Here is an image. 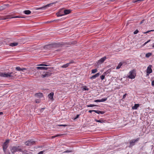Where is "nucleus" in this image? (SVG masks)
Instances as JSON below:
<instances>
[{
  "label": "nucleus",
  "mask_w": 154,
  "mask_h": 154,
  "mask_svg": "<svg viewBox=\"0 0 154 154\" xmlns=\"http://www.w3.org/2000/svg\"><path fill=\"white\" fill-rule=\"evenodd\" d=\"M100 75V72L97 73V74H95V75L91 77L90 79H94L97 77H98Z\"/></svg>",
  "instance_id": "ddd939ff"
},
{
  "label": "nucleus",
  "mask_w": 154,
  "mask_h": 154,
  "mask_svg": "<svg viewBox=\"0 0 154 154\" xmlns=\"http://www.w3.org/2000/svg\"><path fill=\"white\" fill-rule=\"evenodd\" d=\"M54 95V93L53 92H51L48 95V97L49 98L52 100H54L53 96Z\"/></svg>",
  "instance_id": "2eb2a0df"
},
{
  "label": "nucleus",
  "mask_w": 154,
  "mask_h": 154,
  "mask_svg": "<svg viewBox=\"0 0 154 154\" xmlns=\"http://www.w3.org/2000/svg\"><path fill=\"white\" fill-rule=\"evenodd\" d=\"M15 75V73H14L13 72H8L7 73L6 72H0V76L5 78L12 79L13 77Z\"/></svg>",
  "instance_id": "f257e3e1"
},
{
  "label": "nucleus",
  "mask_w": 154,
  "mask_h": 154,
  "mask_svg": "<svg viewBox=\"0 0 154 154\" xmlns=\"http://www.w3.org/2000/svg\"><path fill=\"white\" fill-rule=\"evenodd\" d=\"M25 144L27 146H30L35 144V142L33 140H29L27 141Z\"/></svg>",
  "instance_id": "39448f33"
},
{
  "label": "nucleus",
  "mask_w": 154,
  "mask_h": 154,
  "mask_svg": "<svg viewBox=\"0 0 154 154\" xmlns=\"http://www.w3.org/2000/svg\"><path fill=\"white\" fill-rule=\"evenodd\" d=\"M60 51V49H58V50H56L55 51Z\"/></svg>",
  "instance_id": "603ef678"
},
{
  "label": "nucleus",
  "mask_w": 154,
  "mask_h": 154,
  "mask_svg": "<svg viewBox=\"0 0 154 154\" xmlns=\"http://www.w3.org/2000/svg\"><path fill=\"white\" fill-rule=\"evenodd\" d=\"M8 5H4L2 6H0V11L6 9Z\"/></svg>",
  "instance_id": "f3484780"
},
{
  "label": "nucleus",
  "mask_w": 154,
  "mask_h": 154,
  "mask_svg": "<svg viewBox=\"0 0 154 154\" xmlns=\"http://www.w3.org/2000/svg\"><path fill=\"white\" fill-rule=\"evenodd\" d=\"M74 63V61H71L68 63H67L66 64L63 65L61 66V67L63 68H66L70 64L73 63Z\"/></svg>",
  "instance_id": "f8f14e48"
},
{
  "label": "nucleus",
  "mask_w": 154,
  "mask_h": 154,
  "mask_svg": "<svg viewBox=\"0 0 154 154\" xmlns=\"http://www.w3.org/2000/svg\"><path fill=\"white\" fill-rule=\"evenodd\" d=\"M18 45L17 42H13L10 43L9 44V45L11 47H14L17 46Z\"/></svg>",
  "instance_id": "aec40b11"
},
{
  "label": "nucleus",
  "mask_w": 154,
  "mask_h": 154,
  "mask_svg": "<svg viewBox=\"0 0 154 154\" xmlns=\"http://www.w3.org/2000/svg\"><path fill=\"white\" fill-rule=\"evenodd\" d=\"M145 21V20H142L140 22V24H141L143 23Z\"/></svg>",
  "instance_id": "37998d69"
},
{
  "label": "nucleus",
  "mask_w": 154,
  "mask_h": 154,
  "mask_svg": "<svg viewBox=\"0 0 154 154\" xmlns=\"http://www.w3.org/2000/svg\"><path fill=\"white\" fill-rule=\"evenodd\" d=\"M152 66L149 65L147 68L146 73L147 74H149L152 72V70L151 69Z\"/></svg>",
  "instance_id": "9d476101"
},
{
  "label": "nucleus",
  "mask_w": 154,
  "mask_h": 154,
  "mask_svg": "<svg viewBox=\"0 0 154 154\" xmlns=\"http://www.w3.org/2000/svg\"><path fill=\"white\" fill-rule=\"evenodd\" d=\"M152 47L154 48V43L153 44Z\"/></svg>",
  "instance_id": "6e6d98bb"
},
{
  "label": "nucleus",
  "mask_w": 154,
  "mask_h": 154,
  "mask_svg": "<svg viewBox=\"0 0 154 154\" xmlns=\"http://www.w3.org/2000/svg\"><path fill=\"white\" fill-rule=\"evenodd\" d=\"M21 149L20 146H13L10 148L11 151L13 154H14L16 152L20 151Z\"/></svg>",
  "instance_id": "f03ea898"
},
{
  "label": "nucleus",
  "mask_w": 154,
  "mask_h": 154,
  "mask_svg": "<svg viewBox=\"0 0 154 154\" xmlns=\"http://www.w3.org/2000/svg\"><path fill=\"white\" fill-rule=\"evenodd\" d=\"M71 10L69 9H66L64 11L63 15L68 14L71 13Z\"/></svg>",
  "instance_id": "dca6fc26"
},
{
  "label": "nucleus",
  "mask_w": 154,
  "mask_h": 154,
  "mask_svg": "<svg viewBox=\"0 0 154 154\" xmlns=\"http://www.w3.org/2000/svg\"><path fill=\"white\" fill-rule=\"evenodd\" d=\"M95 121L97 122H100V123H103L104 122V121H103L102 120H101V119L98 120L97 119H95Z\"/></svg>",
  "instance_id": "5701e85b"
},
{
  "label": "nucleus",
  "mask_w": 154,
  "mask_h": 154,
  "mask_svg": "<svg viewBox=\"0 0 154 154\" xmlns=\"http://www.w3.org/2000/svg\"><path fill=\"white\" fill-rule=\"evenodd\" d=\"M3 113L2 112H0V115L3 114Z\"/></svg>",
  "instance_id": "864d4df0"
},
{
  "label": "nucleus",
  "mask_w": 154,
  "mask_h": 154,
  "mask_svg": "<svg viewBox=\"0 0 154 154\" xmlns=\"http://www.w3.org/2000/svg\"><path fill=\"white\" fill-rule=\"evenodd\" d=\"M140 105L138 104H135L134 106L132 107V109H137V108L139 107Z\"/></svg>",
  "instance_id": "6ab92c4d"
},
{
  "label": "nucleus",
  "mask_w": 154,
  "mask_h": 154,
  "mask_svg": "<svg viewBox=\"0 0 154 154\" xmlns=\"http://www.w3.org/2000/svg\"><path fill=\"white\" fill-rule=\"evenodd\" d=\"M26 68H21V71H23L24 70H26Z\"/></svg>",
  "instance_id": "49530a36"
},
{
  "label": "nucleus",
  "mask_w": 154,
  "mask_h": 154,
  "mask_svg": "<svg viewBox=\"0 0 154 154\" xmlns=\"http://www.w3.org/2000/svg\"><path fill=\"white\" fill-rule=\"evenodd\" d=\"M138 32V30L137 29L134 32V34H137Z\"/></svg>",
  "instance_id": "e433bc0d"
},
{
  "label": "nucleus",
  "mask_w": 154,
  "mask_h": 154,
  "mask_svg": "<svg viewBox=\"0 0 154 154\" xmlns=\"http://www.w3.org/2000/svg\"><path fill=\"white\" fill-rule=\"evenodd\" d=\"M23 13L26 14H31V11L29 10H25L23 11Z\"/></svg>",
  "instance_id": "4be33fe9"
},
{
  "label": "nucleus",
  "mask_w": 154,
  "mask_h": 154,
  "mask_svg": "<svg viewBox=\"0 0 154 154\" xmlns=\"http://www.w3.org/2000/svg\"><path fill=\"white\" fill-rule=\"evenodd\" d=\"M152 86L154 85V80L152 81Z\"/></svg>",
  "instance_id": "de8ad7c7"
},
{
  "label": "nucleus",
  "mask_w": 154,
  "mask_h": 154,
  "mask_svg": "<svg viewBox=\"0 0 154 154\" xmlns=\"http://www.w3.org/2000/svg\"><path fill=\"white\" fill-rule=\"evenodd\" d=\"M97 71V69H93L91 70V73L94 74Z\"/></svg>",
  "instance_id": "a878e982"
},
{
  "label": "nucleus",
  "mask_w": 154,
  "mask_h": 154,
  "mask_svg": "<svg viewBox=\"0 0 154 154\" xmlns=\"http://www.w3.org/2000/svg\"><path fill=\"white\" fill-rule=\"evenodd\" d=\"M152 55V54L150 53H149L146 54V57H149Z\"/></svg>",
  "instance_id": "bb28decb"
},
{
  "label": "nucleus",
  "mask_w": 154,
  "mask_h": 154,
  "mask_svg": "<svg viewBox=\"0 0 154 154\" xmlns=\"http://www.w3.org/2000/svg\"><path fill=\"white\" fill-rule=\"evenodd\" d=\"M45 109V108H42V109Z\"/></svg>",
  "instance_id": "4d7b16f0"
},
{
  "label": "nucleus",
  "mask_w": 154,
  "mask_h": 154,
  "mask_svg": "<svg viewBox=\"0 0 154 154\" xmlns=\"http://www.w3.org/2000/svg\"><path fill=\"white\" fill-rule=\"evenodd\" d=\"M139 140V138H137V139H136V140H131V141L130 142V146H133V145H134V143L135 142H137Z\"/></svg>",
  "instance_id": "1a4fd4ad"
},
{
  "label": "nucleus",
  "mask_w": 154,
  "mask_h": 154,
  "mask_svg": "<svg viewBox=\"0 0 154 154\" xmlns=\"http://www.w3.org/2000/svg\"><path fill=\"white\" fill-rule=\"evenodd\" d=\"M7 148H3V151L4 152L6 151L7 150Z\"/></svg>",
  "instance_id": "79ce46f5"
},
{
  "label": "nucleus",
  "mask_w": 154,
  "mask_h": 154,
  "mask_svg": "<svg viewBox=\"0 0 154 154\" xmlns=\"http://www.w3.org/2000/svg\"><path fill=\"white\" fill-rule=\"evenodd\" d=\"M51 73L50 70H48L47 72H45V73L44 75H42V77L43 78H47L51 75Z\"/></svg>",
  "instance_id": "423d86ee"
},
{
  "label": "nucleus",
  "mask_w": 154,
  "mask_h": 154,
  "mask_svg": "<svg viewBox=\"0 0 154 154\" xmlns=\"http://www.w3.org/2000/svg\"><path fill=\"white\" fill-rule=\"evenodd\" d=\"M94 112H95V113H97L98 114H103L105 112L103 111H101L99 110H94Z\"/></svg>",
  "instance_id": "412c9836"
},
{
  "label": "nucleus",
  "mask_w": 154,
  "mask_h": 154,
  "mask_svg": "<svg viewBox=\"0 0 154 154\" xmlns=\"http://www.w3.org/2000/svg\"><path fill=\"white\" fill-rule=\"evenodd\" d=\"M106 59V56L101 58L97 62V65H99L100 64L103 63Z\"/></svg>",
  "instance_id": "0eeeda50"
},
{
  "label": "nucleus",
  "mask_w": 154,
  "mask_h": 154,
  "mask_svg": "<svg viewBox=\"0 0 154 154\" xmlns=\"http://www.w3.org/2000/svg\"><path fill=\"white\" fill-rule=\"evenodd\" d=\"M58 126L66 127V126H67V125H58Z\"/></svg>",
  "instance_id": "4c0bfd02"
},
{
  "label": "nucleus",
  "mask_w": 154,
  "mask_h": 154,
  "mask_svg": "<svg viewBox=\"0 0 154 154\" xmlns=\"http://www.w3.org/2000/svg\"><path fill=\"white\" fill-rule=\"evenodd\" d=\"M24 18L23 17H20V16H15L14 17H12L11 15H8L5 17L3 19V20H6L8 19L9 18Z\"/></svg>",
  "instance_id": "6e6552de"
},
{
  "label": "nucleus",
  "mask_w": 154,
  "mask_h": 154,
  "mask_svg": "<svg viewBox=\"0 0 154 154\" xmlns=\"http://www.w3.org/2000/svg\"><path fill=\"white\" fill-rule=\"evenodd\" d=\"M43 96V94L40 92L36 93L35 94V96L36 97L39 98H41Z\"/></svg>",
  "instance_id": "4468645a"
},
{
  "label": "nucleus",
  "mask_w": 154,
  "mask_h": 154,
  "mask_svg": "<svg viewBox=\"0 0 154 154\" xmlns=\"http://www.w3.org/2000/svg\"><path fill=\"white\" fill-rule=\"evenodd\" d=\"M105 75H103L100 76V78L102 80H103L105 78Z\"/></svg>",
  "instance_id": "7c9ffc66"
},
{
  "label": "nucleus",
  "mask_w": 154,
  "mask_h": 154,
  "mask_svg": "<svg viewBox=\"0 0 154 154\" xmlns=\"http://www.w3.org/2000/svg\"><path fill=\"white\" fill-rule=\"evenodd\" d=\"M135 76L136 73H135V70H133L129 72L128 77L131 79H134L135 78Z\"/></svg>",
  "instance_id": "7ed1b4c3"
},
{
  "label": "nucleus",
  "mask_w": 154,
  "mask_h": 154,
  "mask_svg": "<svg viewBox=\"0 0 154 154\" xmlns=\"http://www.w3.org/2000/svg\"><path fill=\"white\" fill-rule=\"evenodd\" d=\"M96 106L94 104H90L87 105L88 107H92Z\"/></svg>",
  "instance_id": "2f4dec72"
},
{
  "label": "nucleus",
  "mask_w": 154,
  "mask_h": 154,
  "mask_svg": "<svg viewBox=\"0 0 154 154\" xmlns=\"http://www.w3.org/2000/svg\"><path fill=\"white\" fill-rule=\"evenodd\" d=\"M79 115H76V116L75 118V119H76L78 118L79 117Z\"/></svg>",
  "instance_id": "09e8293b"
},
{
  "label": "nucleus",
  "mask_w": 154,
  "mask_h": 154,
  "mask_svg": "<svg viewBox=\"0 0 154 154\" xmlns=\"http://www.w3.org/2000/svg\"><path fill=\"white\" fill-rule=\"evenodd\" d=\"M107 100V98H102L100 100L101 102H104L106 101Z\"/></svg>",
  "instance_id": "c756f323"
},
{
  "label": "nucleus",
  "mask_w": 154,
  "mask_h": 154,
  "mask_svg": "<svg viewBox=\"0 0 154 154\" xmlns=\"http://www.w3.org/2000/svg\"><path fill=\"white\" fill-rule=\"evenodd\" d=\"M83 89L85 90H88V88H87V87L86 86H85V87H84L83 88Z\"/></svg>",
  "instance_id": "58836bf2"
},
{
  "label": "nucleus",
  "mask_w": 154,
  "mask_h": 154,
  "mask_svg": "<svg viewBox=\"0 0 154 154\" xmlns=\"http://www.w3.org/2000/svg\"><path fill=\"white\" fill-rule=\"evenodd\" d=\"M94 110H90L88 112L89 113H91L92 112H94Z\"/></svg>",
  "instance_id": "a18cd8bd"
},
{
  "label": "nucleus",
  "mask_w": 154,
  "mask_h": 154,
  "mask_svg": "<svg viewBox=\"0 0 154 154\" xmlns=\"http://www.w3.org/2000/svg\"><path fill=\"white\" fill-rule=\"evenodd\" d=\"M122 63L120 62L118 64V66H117L116 68V69H119L121 67V66L122 65Z\"/></svg>",
  "instance_id": "393cba45"
},
{
  "label": "nucleus",
  "mask_w": 154,
  "mask_h": 154,
  "mask_svg": "<svg viewBox=\"0 0 154 154\" xmlns=\"http://www.w3.org/2000/svg\"><path fill=\"white\" fill-rule=\"evenodd\" d=\"M9 140L8 139L6 140L3 143L2 146V147L8 148V144L9 142Z\"/></svg>",
  "instance_id": "9b49d317"
},
{
  "label": "nucleus",
  "mask_w": 154,
  "mask_h": 154,
  "mask_svg": "<svg viewBox=\"0 0 154 154\" xmlns=\"http://www.w3.org/2000/svg\"><path fill=\"white\" fill-rule=\"evenodd\" d=\"M71 152V151L67 150H66V151H64V152L68 153V152Z\"/></svg>",
  "instance_id": "c03bdc74"
},
{
  "label": "nucleus",
  "mask_w": 154,
  "mask_h": 154,
  "mask_svg": "<svg viewBox=\"0 0 154 154\" xmlns=\"http://www.w3.org/2000/svg\"><path fill=\"white\" fill-rule=\"evenodd\" d=\"M49 45L51 47H56L57 46V44H50Z\"/></svg>",
  "instance_id": "72a5a7b5"
},
{
  "label": "nucleus",
  "mask_w": 154,
  "mask_h": 154,
  "mask_svg": "<svg viewBox=\"0 0 154 154\" xmlns=\"http://www.w3.org/2000/svg\"><path fill=\"white\" fill-rule=\"evenodd\" d=\"M56 15L57 17H60L63 16V14H62L60 12H59L58 13H57L56 14Z\"/></svg>",
  "instance_id": "b1692460"
},
{
  "label": "nucleus",
  "mask_w": 154,
  "mask_h": 154,
  "mask_svg": "<svg viewBox=\"0 0 154 154\" xmlns=\"http://www.w3.org/2000/svg\"><path fill=\"white\" fill-rule=\"evenodd\" d=\"M150 40H148V41H147L146 42H147V43H148L150 41Z\"/></svg>",
  "instance_id": "5fc2aeb1"
},
{
  "label": "nucleus",
  "mask_w": 154,
  "mask_h": 154,
  "mask_svg": "<svg viewBox=\"0 0 154 154\" xmlns=\"http://www.w3.org/2000/svg\"><path fill=\"white\" fill-rule=\"evenodd\" d=\"M44 151H41L38 154H43Z\"/></svg>",
  "instance_id": "a19ab883"
},
{
  "label": "nucleus",
  "mask_w": 154,
  "mask_h": 154,
  "mask_svg": "<svg viewBox=\"0 0 154 154\" xmlns=\"http://www.w3.org/2000/svg\"><path fill=\"white\" fill-rule=\"evenodd\" d=\"M16 69L18 71H21V68L20 67H17L16 68Z\"/></svg>",
  "instance_id": "c85d7f7f"
},
{
  "label": "nucleus",
  "mask_w": 154,
  "mask_h": 154,
  "mask_svg": "<svg viewBox=\"0 0 154 154\" xmlns=\"http://www.w3.org/2000/svg\"><path fill=\"white\" fill-rule=\"evenodd\" d=\"M36 69H39L41 70H47L48 69V68L46 67H40V66H38L36 67Z\"/></svg>",
  "instance_id": "a211bd4d"
},
{
  "label": "nucleus",
  "mask_w": 154,
  "mask_h": 154,
  "mask_svg": "<svg viewBox=\"0 0 154 154\" xmlns=\"http://www.w3.org/2000/svg\"><path fill=\"white\" fill-rule=\"evenodd\" d=\"M126 94H124L123 96V98H125L126 97Z\"/></svg>",
  "instance_id": "8fccbe9b"
},
{
  "label": "nucleus",
  "mask_w": 154,
  "mask_h": 154,
  "mask_svg": "<svg viewBox=\"0 0 154 154\" xmlns=\"http://www.w3.org/2000/svg\"><path fill=\"white\" fill-rule=\"evenodd\" d=\"M94 102H101L100 100H94Z\"/></svg>",
  "instance_id": "ea45409f"
},
{
  "label": "nucleus",
  "mask_w": 154,
  "mask_h": 154,
  "mask_svg": "<svg viewBox=\"0 0 154 154\" xmlns=\"http://www.w3.org/2000/svg\"><path fill=\"white\" fill-rule=\"evenodd\" d=\"M62 134H57L53 136H52L51 137L52 138H54L56 137H57L60 136L62 135Z\"/></svg>",
  "instance_id": "cd10ccee"
},
{
  "label": "nucleus",
  "mask_w": 154,
  "mask_h": 154,
  "mask_svg": "<svg viewBox=\"0 0 154 154\" xmlns=\"http://www.w3.org/2000/svg\"><path fill=\"white\" fill-rule=\"evenodd\" d=\"M154 30H149V31H147V32H143V33L144 34H146V33H149V32H151V31H154Z\"/></svg>",
  "instance_id": "c9c22d12"
},
{
  "label": "nucleus",
  "mask_w": 154,
  "mask_h": 154,
  "mask_svg": "<svg viewBox=\"0 0 154 154\" xmlns=\"http://www.w3.org/2000/svg\"><path fill=\"white\" fill-rule=\"evenodd\" d=\"M56 2H53L52 3H51L50 4H47V5H46L45 6H43L41 8H37L36 10H45L46 9V8L51 7L53 5L55 4Z\"/></svg>",
  "instance_id": "20e7f679"
},
{
  "label": "nucleus",
  "mask_w": 154,
  "mask_h": 154,
  "mask_svg": "<svg viewBox=\"0 0 154 154\" xmlns=\"http://www.w3.org/2000/svg\"><path fill=\"white\" fill-rule=\"evenodd\" d=\"M5 154H10V153L9 150H6V151L4 152Z\"/></svg>",
  "instance_id": "473e14b6"
},
{
  "label": "nucleus",
  "mask_w": 154,
  "mask_h": 154,
  "mask_svg": "<svg viewBox=\"0 0 154 154\" xmlns=\"http://www.w3.org/2000/svg\"><path fill=\"white\" fill-rule=\"evenodd\" d=\"M37 66H48L49 65H48L45 64H40L38 65Z\"/></svg>",
  "instance_id": "f704fd0d"
},
{
  "label": "nucleus",
  "mask_w": 154,
  "mask_h": 154,
  "mask_svg": "<svg viewBox=\"0 0 154 154\" xmlns=\"http://www.w3.org/2000/svg\"><path fill=\"white\" fill-rule=\"evenodd\" d=\"M147 43V42H145L144 43V44H143V46H144Z\"/></svg>",
  "instance_id": "3c124183"
}]
</instances>
